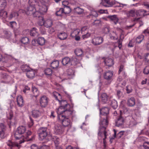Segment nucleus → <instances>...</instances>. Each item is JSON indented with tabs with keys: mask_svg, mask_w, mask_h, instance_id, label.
Segmentation results:
<instances>
[{
	"mask_svg": "<svg viewBox=\"0 0 149 149\" xmlns=\"http://www.w3.org/2000/svg\"><path fill=\"white\" fill-rule=\"evenodd\" d=\"M123 122H116V125L118 127H121L123 125Z\"/></svg>",
	"mask_w": 149,
	"mask_h": 149,
	"instance_id": "nucleus-63",
	"label": "nucleus"
},
{
	"mask_svg": "<svg viewBox=\"0 0 149 149\" xmlns=\"http://www.w3.org/2000/svg\"><path fill=\"white\" fill-rule=\"evenodd\" d=\"M60 106L58 109L57 112L61 111L62 109L64 110L67 108L66 107L69 106L68 108H69L70 106L69 104H68L67 102L65 100H61L60 102Z\"/></svg>",
	"mask_w": 149,
	"mask_h": 149,
	"instance_id": "nucleus-11",
	"label": "nucleus"
},
{
	"mask_svg": "<svg viewBox=\"0 0 149 149\" xmlns=\"http://www.w3.org/2000/svg\"><path fill=\"white\" fill-rule=\"evenodd\" d=\"M26 14L28 15H32V14L36 10L35 6L29 5L26 8Z\"/></svg>",
	"mask_w": 149,
	"mask_h": 149,
	"instance_id": "nucleus-13",
	"label": "nucleus"
},
{
	"mask_svg": "<svg viewBox=\"0 0 149 149\" xmlns=\"http://www.w3.org/2000/svg\"><path fill=\"white\" fill-rule=\"evenodd\" d=\"M100 114H109V109L107 107H103L100 109Z\"/></svg>",
	"mask_w": 149,
	"mask_h": 149,
	"instance_id": "nucleus-29",
	"label": "nucleus"
},
{
	"mask_svg": "<svg viewBox=\"0 0 149 149\" xmlns=\"http://www.w3.org/2000/svg\"><path fill=\"white\" fill-rule=\"evenodd\" d=\"M67 72L68 75L69 76L73 75L74 73V70L70 68L67 70Z\"/></svg>",
	"mask_w": 149,
	"mask_h": 149,
	"instance_id": "nucleus-55",
	"label": "nucleus"
},
{
	"mask_svg": "<svg viewBox=\"0 0 149 149\" xmlns=\"http://www.w3.org/2000/svg\"><path fill=\"white\" fill-rule=\"evenodd\" d=\"M63 11L64 14H68L70 13L71 9L69 6H65L63 8Z\"/></svg>",
	"mask_w": 149,
	"mask_h": 149,
	"instance_id": "nucleus-39",
	"label": "nucleus"
},
{
	"mask_svg": "<svg viewBox=\"0 0 149 149\" xmlns=\"http://www.w3.org/2000/svg\"><path fill=\"white\" fill-rule=\"evenodd\" d=\"M41 18H42L41 23L39 22V25L42 26L44 25L47 28L51 27L52 26L53 23V21L52 19H48L45 21L43 17H41Z\"/></svg>",
	"mask_w": 149,
	"mask_h": 149,
	"instance_id": "nucleus-6",
	"label": "nucleus"
},
{
	"mask_svg": "<svg viewBox=\"0 0 149 149\" xmlns=\"http://www.w3.org/2000/svg\"><path fill=\"white\" fill-rule=\"evenodd\" d=\"M68 109H69L68 108H66L65 109L63 110V111L57 112L59 114V118H63L62 119L60 120L64 121L65 119L66 118L67 119H68V116L72 114V112Z\"/></svg>",
	"mask_w": 149,
	"mask_h": 149,
	"instance_id": "nucleus-2",
	"label": "nucleus"
},
{
	"mask_svg": "<svg viewBox=\"0 0 149 149\" xmlns=\"http://www.w3.org/2000/svg\"><path fill=\"white\" fill-rule=\"evenodd\" d=\"M75 54L77 56H80L83 54V51L81 49H76L74 51Z\"/></svg>",
	"mask_w": 149,
	"mask_h": 149,
	"instance_id": "nucleus-42",
	"label": "nucleus"
},
{
	"mask_svg": "<svg viewBox=\"0 0 149 149\" xmlns=\"http://www.w3.org/2000/svg\"><path fill=\"white\" fill-rule=\"evenodd\" d=\"M40 30L42 34H45L46 33V31L44 27H41L40 28Z\"/></svg>",
	"mask_w": 149,
	"mask_h": 149,
	"instance_id": "nucleus-62",
	"label": "nucleus"
},
{
	"mask_svg": "<svg viewBox=\"0 0 149 149\" xmlns=\"http://www.w3.org/2000/svg\"><path fill=\"white\" fill-rule=\"evenodd\" d=\"M104 1L105 3L107 4V5H105L104 4V3H102L103 6L106 7H111L115 4V2L114 1H111L110 0H103V1Z\"/></svg>",
	"mask_w": 149,
	"mask_h": 149,
	"instance_id": "nucleus-30",
	"label": "nucleus"
},
{
	"mask_svg": "<svg viewBox=\"0 0 149 149\" xmlns=\"http://www.w3.org/2000/svg\"><path fill=\"white\" fill-rule=\"evenodd\" d=\"M3 33L5 36L8 38L10 37L11 36V33L9 31L5 30L3 31Z\"/></svg>",
	"mask_w": 149,
	"mask_h": 149,
	"instance_id": "nucleus-57",
	"label": "nucleus"
},
{
	"mask_svg": "<svg viewBox=\"0 0 149 149\" xmlns=\"http://www.w3.org/2000/svg\"><path fill=\"white\" fill-rule=\"evenodd\" d=\"M21 69L23 72H27L30 69L29 66L26 65H22Z\"/></svg>",
	"mask_w": 149,
	"mask_h": 149,
	"instance_id": "nucleus-40",
	"label": "nucleus"
},
{
	"mask_svg": "<svg viewBox=\"0 0 149 149\" xmlns=\"http://www.w3.org/2000/svg\"><path fill=\"white\" fill-rule=\"evenodd\" d=\"M40 112L37 110H34L32 112V116L35 118H37L39 116Z\"/></svg>",
	"mask_w": 149,
	"mask_h": 149,
	"instance_id": "nucleus-41",
	"label": "nucleus"
},
{
	"mask_svg": "<svg viewBox=\"0 0 149 149\" xmlns=\"http://www.w3.org/2000/svg\"><path fill=\"white\" fill-rule=\"evenodd\" d=\"M0 17L2 19L6 18L7 17V13L3 10H0Z\"/></svg>",
	"mask_w": 149,
	"mask_h": 149,
	"instance_id": "nucleus-38",
	"label": "nucleus"
},
{
	"mask_svg": "<svg viewBox=\"0 0 149 149\" xmlns=\"http://www.w3.org/2000/svg\"><path fill=\"white\" fill-rule=\"evenodd\" d=\"M6 127L3 123L0 124V137L2 139L6 136Z\"/></svg>",
	"mask_w": 149,
	"mask_h": 149,
	"instance_id": "nucleus-8",
	"label": "nucleus"
},
{
	"mask_svg": "<svg viewBox=\"0 0 149 149\" xmlns=\"http://www.w3.org/2000/svg\"><path fill=\"white\" fill-rule=\"evenodd\" d=\"M101 120L103 121H108L109 120V114H100Z\"/></svg>",
	"mask_w": 149,
	"mask_h": 149,
	"instance_id": "nucleus-34",
	"label": "nucleus"
},
{
	"mask_svg": "<svg viewBox=\"0 0 149 149\" xmlns=\"http://www.w3.org/2000/svg\"><path fill=\"white\" fill-rule=\"evenodd\" d=\"M57 37L61 40H64L67 37L68 35L65 32L57 34Z\"/></svg>",
	"mask_w": 149,
	"mask_h": 149,
	"instance_id": "nucleus-25",
	"label": "nucleus"
},
{
	"mask_svg": "<svg viewBox=\"0 0 149 149\" xmlns=\"http://www.w3.org/2000/svg\"><path fill=\"white\" fill-rule=\"evenodd\" d=\"M41 13L38 10L37 11L36 10L35 12H34L33 14H32V15H33V17H40V16L41 15Z\"/></svg>",
	"mask_w": 149,
	"mask_h": 149,
	"instance_id": "nucleus-48",
	"label": "nucleus"
},
{
	"mask_svg": "<svg viewBox=\"0 0 149 149\" xmlns=\"http://www.w3.org/2000/svg\"><path fill=\"white\" fill-rule=\"evenodd\" d=\"M107 17L111 21H113L115 24H116L119 20V19L116 15L109 16Z\"/></svg>",
	"mask_w": 149,
	"mask_h": 149,
	"instance_id": "nucleus-21",
	"label": "nucleus"
},
{
	"mask_svg": "<svg viewBox=\"0 0 149 149\" xmlns=\"http://www.w3.org/2000/svg\"><path fill=\"white\" fill-rule=\"evenodd\" d=\"M26 130V128L25 126H19L17 128L15 135V138L17 139H19L20 137L18 136V135H21L24 134Z\"/></svg>",
	"mask_w": 149,
	"mask_h": 149,
	"instance_id": "nucleus-7",
	"label": "nucleus"
},
{
	"mask_svg": "<svg viewBox=\"0 0 149 149\" xmlns=\"http://www.w3.org/2000/svg\"><path fill=\"white\" fill-rule=\"evenodd\" d=\"M109 122H100V127L99 129L98 135L99 136L104 137L103 139V143L105 145L106 143L105 139L107 138V132L105 130Z\"/></svg>",
	"mask_w": 149,
	"mask_h": 149,
	"instance_id": "nucleus-1",
	"label": "nucleus"
},
{
	"mask_svg": "<svg viewBox=\"0 0 149 149\" xmlns=\"http://www.w3.org/2000/svg\"><path fill=\"white\" fill-rule=\"evenodd\" d=\"M6 143L8 146L9 149H14L15 148H19L21 146H20L17 143L13 142L10 140L6 142Z\"/></svg>",
	"mask_w": 149,
	"mask_h": 149,
	"instance_id": "nucleus-10",
	"label": "nucleus"
},
{
	"mask_svg": "<svg viewBox=\"0 0 149 149\" xmlns=\"http://www.w3.org/2000/svg\"><path fill=\"white\" fill-rule=\"evenodd\" d=\"M113 72L112 71H108L105 72L103 74L104 78L107 81L105 82V85L109 84L112 80Z\"/></svg>",
	"mask_w": 149,
	"mask_h": 149,
	"instance_id": "nucleus-3",
	"label": "nucleus"
},
{
	"mask_svg": "<svg viewBox=\"0 0 149 149\" xmlns=\"http://www.w3.org/2000/svg\"><path fill=\"white\" fill-rule=\"evenodd\" d=\"M100 97L101 101L104 103H106L108 100L109 97L106 93H103L101 94Z\"/></svg>",
	"mask_w": 149,
	"mask_h": 149,
	"instance_id": "nucleus-17",
	"label": "nucleus"
},
{
	"mask_svg": "<svg viewBox=\"0 0 149 149\" xmlns=\"http://www.w3.org/2000/svg\"><path fill=\"white\" fill-rule=\"evenodd\" d=\"M126 90L127 93H129L132 91V89L130 86H128L126 87Z\"/></svg>",
	"mask_w": 149,
	"mask_h": 149,
	"instance_id": "nucleus-60",
	"label": "nucleus"
},
{
	"mask_svg": "<svg viewBox=\"0 0 149 149\" xmlns=\"http://www.w3.org/2000/svg\"><path fill=\"white\" fill-rule=\"evenodd\" d=\"M101 24V21L100 20H95L92 23L93 25L97 26Z\"/></svg>",
	"mask_w": 149,
	"mask_h": 149,
	"instance_id": "nucleus-53",
	"label": "nucleus"
},
{
	"mask_svg": "<svg viewBox=\"0 0 149 149\" xmlns=\"http://www.w3.org/2000/svg\"><path fill=\"white\" fill-rule=\"evenodd\" d=\"M56 16H60L64 14L63 13V8H60L58 11L56 12Z\"/></svg>",
	"mask_w": 149,
	"mask_h": 149,
	"instance_id": "nucleus-47",
	"label": "nucleus"
},
{
	"mask_svg": "<svg viewBox=\"0 0 149 149\" xmlns=\"http://www.w3.org/2000/svg\"><path fill=\"white\" fill-rule=\"evenodd\" d=\"M103 41L102 37H98L93 38L92 40V43L94 45H99L102 43Z\"/></svg>",
	"mask_w": 149,
	"mask_h": 149,
	"instance_id": "nucleus-12",
	"label": "nucleus"
},
{
	"mask_svg": "<svg viewBox=\"0 0 149 149\" xmlns=\"http://www.w3.org/2000/svg\"><path fill=\"white\" fill-rule=\"evenodd\" d=\"M143 72L145 74L148 75L149 74V65L145 67L143 69Z\"/></svg>",
	"mask_w": 149,
	"mask_h": 149,
	"instance_id": "nucleus-54",
	"label": "nucleus"
},
{
	"mask_svg": "<svg viewBox=\"0 0 149 149\" xmlns=\"http://www.w3.org/2000/svg\"><path fill=\"white\" fill-rule=\"evenodd\" d=\"M104 62L106 65L109 67L112 66L114 63L113 59L109 58H106L105 59Z\"/></svg>",
	"mask_w": 149,
	"mask_h": 149,
	"instance_id": "nucleus-18",
	"label": "nucleus"
},
{
	"mask_svg": "<svg viewBox=\"0 0 149 149\" xmlns=\"http://www.w3.org/2000/svg\"><path fill=\"white\" fill-rule=\"evenodd\" d=\"M147 12L143 9L139 10H136V14L137 16H140L142 17L145 15L149 14L148 13H147Z\"/></svg>",
	"mask_w": 149,
	"mask_h": 149,
	"instance_id": "nucleus-16",
	"label": "nucleus"
},
{
	"mask_svg": "<svg viewBox=\"0 0 149 149\" xmlns=\"http://www.w3.org/2000/svg\"><path fill=\"white\" fill-rule=\"evenodd\" d=\"M31 36H37L38 35L37 29L36 28L33 27L32 29L30 32Z\"/></svg>",
	"mask_w": 149,
	"mask_h": 149,
	"instance_id": "nucleus-26",
	"label": "nucleus"
},
{
	"mask_svg": "<svg viewBox=\"0 0 149 149\" xmlns=\"http://www.w3.org/2000/svg\"><path fill=\"white\" fill-rule=\"evenodd\" d=\"M70 58L68 57H64L62 59V63L64 66L70 65Z\"/></svg>",
	"mask_w": 149,
	"mask_h": 149,
	"instance_id": "nucleus-19",
	"label": "nucleus"
},
{
	"mask_svg": "<svg viewBox=\"0 0 149 149\" xmlns=\"http://www.w3.org/2000/svg\"><path fill=\"white\" fill-rule=\"evenodd\" d=\"M21 42L22 43L24 44H26L28 43L29 42V38L26 37H23L21 40Z\"/></svg>",
	"mask_w": 149,
	"mask_h": 149,
	"instance_id": "nucleus-51",
	"label": "nucleus"
},
{
	"mask_svg": "<svg viewBox=\"0 0 149 149\" xmlns=\"http://www.w3.org/2000/svg\"><path fill=\"white\" fill-rule=\"evenodd\" d=\"M61 124H62L64 127H68V126H70V122H60Z\"/></svg>",
	"mask_w": 149,
	"mask_h": 149,
	"instance_id": "nucleus-59",
	"label": "nucleus"
},
{
	"mask_svg": "<svg viewBox=\"0 0 149 149\" xmlns=\"http://www.w3.org/2000/svg\"><path fill=\"white\" fill-rule=\"evenodd\" d=\"M113 115L116 116V118L118 121H124L126 117L123 116L124 114L121 110H117L115 111L113 113Z\"/></svg>",
	"mask_w": 149,
	"mask_h": 149,
	"instance_id": "nucleus-4",
	"label": "nucleus"
},
{
	"mask_svg": "<svg viewBox=\"0 0 149 149\" xmlns=\"http://www.w3.org/2000/svg\"><path fill=\"white\" fill-rule=\"evenodd\" d=\"M76 31H74L72 32L70 34V36L72 38L75 37V39L77 41H79L80 39L79 36H77L76 34Z\"/></svg>",
	"mask_w": 149,
	"mask_h": 149,
	"instance_id": "nucleus-45",
	"label": "nucleus"
},
{
	"mask_svg": "<svg viewBox=\"0 0 149 149\" xmlns=\"http://www.w3.org/2000/svg\"><path fill=\"white\" fill-rule=\"evenodd\" d=\"M117 95L118 98H120L123 96V93L121 91L118 90L117 91Z\"/></svg>",
	"mask_w": 149,
	"mask_h": 149,
	"instance_id": "nucleus-61",
	"label": "nucleus"
},
{
	"mask_svg": "<svg viewBox=\"0 0 149 149\" xmlns=\"http://www.w3.org/2000/svg\"><path fill=\"white\" fill-rule=\"evenodd\" d=\"M59 63L58 61H54L51 63V66L53 69H56L58 66Z\"/></svg>",
	"mask_w": 149,
	"mask_h": 149,
	"instance_id": "nucleus-32",
	"label": "nucleus"
},
{
	"mask_svg": "<svg viewBox=\"0 0 149 149\" xmlns=\"http://www.w3.org/2000/svg\"><path fill=\"white\" fill-rule=\"evenodd\" d=\"M53 95L56 99L59 102H60L61 101V100H60V99H61L62 97L60 94L56 92H53Z\"/></svg>",
	"mask_w": 149,
	"mask_h": 149,
	"instance_id": "nucleus-33",
	"label": "nucleus"
},
{
	"mask_svg": "<svg viewBox=\"0 0 149 149\" xmlns=\"http://www.w3.org/2000/svg\"><path fill=\"white\" fill-rule=\"evenodd\" d=\"M44 72L45 74L47 75L51 76L52 73V70L50 68H47L46 69Z\"/></svg>",
	"mask_w": 149,
	"mask_h": 149,
	"instance_id": "nucleus-44",
	"label": "nucleus"
},
{
	"mask_svg": "<svg viewBox=\"0 0 149 149\" xmlns=\"http://www.w3.org/2000/svg\"><path fill=\"white\" fill-rule=\"evenodd\" d=\"M38 43L40 45H42L45 43V40L44 38L42 37L39 38L36 40Z\"/></svg>",
	"mask_w": 149,
	"mask_h": 149,
	"instance_id": "nucleus-37",
	"label": "nucleus"
},
{
	"mask_svg": "<svg viewBox=\"0 0 149 149\" xmlns=\"http://www.w3.org/2000/svg\"><path fill=\"white\" fill-rule=\"evenodd\" d=\"M98 16V14L96 11L93 10L91 11L90 13L86 17V19L89 20H92L96 17Z\"/></svg>",
	"mask_w": 149,
	"mask_h": 149,
	"instance_id": "nucleus-14",
	"label": "nucleus"
},
{
	"mask_svg": "<svg viewBox=\"0 0 149 149\" xmlns=\"http://www.w3.org/2000/svg\"><path fill=\"white\" fill-rule=\"evenodd\" d=\"M31 132L29 130L26 133V136L25 137V140L27 141H31L32 140V139H29V136L31 135Z\"/></svg>",
	"mask_w": 149,
	"mask_h": 149,
	"instance_id": "nucleus-56",
	"label": "nucleus"
},
{
	"mask_svg": "<svg viewBox=\"0 0 149 149\" xmlns=\"http://www.w3.org/2000/svg\"><path fill=\"white\" fill-rule=\"evenodd\" d=\"M18 16V14L17 13L15 12H12L11 13L9 18L10 19H11L13 17H17Z\"/></svg>",
	"mask_w": 149,
	"mask_h": 149,
	"instance_id": "nucleus-52",
	"label": "nucleus"
},
{
	"mask_svg": "<svg viewBox=\"0 0 149 149\" xmlns=\"http://www.w3.org/2000/svg\"><path fill=\"white\" fill-rule=\"evenodd\" d=\"M32 91L34 95L33 96L36 97L39 95V92L37 88L35 86H33L32 87Z\"/></svg>",
	"mask_w": 149,
	"mask_h": 149,
	"instance_id": "nucleus-35",
	"label": "nucleus"
},
{
	"mask_svg": "<svg viewBox=\"0 0 149 149\" xmlns=\"http://www.w3.org/2000/svg\"><path fill=\"white\" fill-rule=\"evenodd\" d=\"M6 5L5 0H0V10H3Z\"/></svg>",
	"mask_w": 149,
	"mask_h": 149,
	"instance_id": "nucleus-31",
	"label": "nucleus"
},
{
	"mask_svg": "<svg viewBox=\"0 0 149 149\" xmlns=\"http://www.w3.org/2000/svg\"><path fill=\"white\" fill-rule=\"evenodd\" d=\"M27 77L30 79H31L34 77L35 75V71L32 70H29L26 73Z\"/></svg>",
	"mask_w": 149,
	"mask_h": 149,
	"instance_id": "nucleus-20",
	"label": "nucleus"
},
{
	"mask_svg": "<svg viewBox=\"0 0 149 149\" xmlns=\"http://www.w3.org/2000/svg\"><path fill=\"white\" fill-rule=\"evenodd\" d=\"M144 36L141 35L138 36L136 38V42L138 43H140L144 39Z\"/></svg>",
	"mask_w": 149,
	"mask_h": 149,
	"instance_id": "nucleus-43",
	"label": "nucleus"
},
{
	"mask_svg": "<svg viewBox=\"0 0 149 149\" xmlns=\"http://www.w3.org/2000/svg\"><path fill=\"white\" fill-rule=\"evenodd\" d=\"M111 105L114 109H116L118 106L117 102L115 100H113L112 101Z\"/></svg>",
	"mask_w": 149,
	"mask_h": 149,
	"instance_id": "nucleus-49",
	"label": "nucleus"
},
{
	"mask_svg": "<svg viewBox=\"0 0 149 149\" xmlns=\"http://www.w3.org/2000/svg\"><path fill=\"white\" fill-rule=\"evenodd\" d=\"M10 26L13 29H17V24L16 22L13 21L10 22Z\"/></svg>",
	"mask_w": 149,
	"mask_h": 149,
	"instance_id": "nucleus-50",
	"label": "nucleus"
},
{
	"mask_svg": "<svg viewBox=\"0 0 149 149\" xmlns=\"http://www.w3.org/2000/svg\"><path fill=\"white\" fill-rule=\"evenodd\" d=\"M74 13L79 15L84 13V10L79 7L74 8L73 10Z\"/></svg>",
	"mask_w": 149,
	"mask_h": 149,
	"instance_id": "nucleus-23",
	"label": "nucleus"
},
{
	"mask_svg": "<svg viewBox=\"0 0 149 149\" xmlns=\"http://www.w3.org/2000/svg\"><path fill=\"white\" fill-rule=\"evenodd\" d=\"M37 8L39 9V10L40 12L41 13H45L47 10V7L45 6H41L39 5V7L37 6Z\"/></svg>",
	"mask_w": 149,
	"mask_h": 149,
	"instance_id": "nucleus-36",
	"label": "nucleus"
},
{
	"mask_svg": "<svg viewBox=\"0 0 149 149\" xmlns=\"http://www.w3.org/2000/svg\"><path fill=\"white\" fill-rule=\"evenodd\" d=\"M29 5L34 6H36V8L39 6V3L37 0H29Z\"/></svg>",
	"mask_w": 149,
	"mask_h": 149,
	"instance_id": "nucleus-24",
	"label": "nucleus"
},
{
	"mask_svg": "<svg viewBox=\"0 0 149 149\" xmlns=\"http://www.w3.org/2000/svg\"><path fill=\"white\" fill-rule=\"evenodd\" d=\"M135 104V100L134 97H132L127 101V104L129 107H133Z\"/></svg>",
	"mask_w": 149,
	"mask_h": 149,
	"instance_id": "nucleus-22",
	"label": "nucleus"
},
{
	"mask_svg": "<svg viewBox=\"0 0 149 149\" xmlns=\"http://www.w3.org/2000/svg\"><path fill=\"white\" fill-rule=\"evenodd\" d=\"M64 129L61 126L56 125L55 127L54 132L56 134H61L63 133Z\"/></svg>",
	"mask_w": 149,
	"mask_h": 149,
	"instance_id": "nucleus-15",
	"label": "nucleus"
},
{
	"mask_svg": "<svg viewBox=\"0 0 149 149\" xmlns=\"http://www.w3.org/2000/svg\"><path fill=\"white\" fill-rule=\"evenodd\" d=\"M124 131H121L117 135V137L118 138H120L123 135Z\"/></svg>",
	"mask_w": 149,
	"mask_h": 149,
	"instance_id": "nucleus-64",
	"label": "nucleus"
},
{
	"mask_svg": "<svg viewBox=\"0 0 149 149\" xmlns=\"http://www.w3.org/2000/svg\"><path fill=\"white\" fill-rule=\"evenodd\" d=\"M17 101L18 105L20 107H22L24 104V101L22 96L21 95L18 96Z\"/></svg>",
	"mask_w": 149,
	"mask_h": 149,
	"instance_id": "nucleus-27",
	"label": "nucleus"
},
{
	"mask_svg": "<svg viewBox=\"0 0 149 149\" xmlns=\"http://www.w3.org/2000/svg\"><path fill=\"white\" fill-rule=\"evenodd\" d=\"M70 65L74 66L79 63V61L75 57H72L70 58Z\"/></svg>",
	"mask_w": 149,
	"mask_h": 149,
	"instance_id": "nucleus-28",
	"label": "nucleus"
},
{
	"mask_svg": "<svg viewBox=\"0 0 149 149\" xmlns=\"http://www.w3.org/2000/svg\"><path fill=\"white\" fill-rule=\"evenodd\" d=\"M136 11L134 9L131 10L128 12L127 16L134 17L135 16Z\"/></svg>",
	"mask_w": 149,
	"mask_h": 149,
	"instance_id": "nucleus-46",
	"label": "nucleus"
},
{
	"mask_svg": "<svg viewBox=\"0 0 149 149\" xmlns=\"http://www.w3.org/2000/svg\"><path fill=\"white\" fill-rule=\"evenodd\" d=\"M47 128L46 127H42L39 129L38 133L40 140L43 139L47 136Z\"/></svg>",
	"mask_w": 149,
	"mask_h": 149,
	"instance_id": "nucleus-5",
	"label": "nucleus"
},
{
	"mask_svg": "<svg viewBox=\"0 0 149 149\" xmlns=\"http://www.w3.org/2000/svg\"><path fill=\"white\" fill-rule=\"evenodd\" d=\"M53 139L54 140V143L55 145V146H58L60 143L59 138L55 137L53 138Z\"/></svg>",
	"mask_w": 149,
	"mask_h": 149,
	"instance_id": "nucleus-58",
	"label": "nucleus"
},
{
	"mask_svg": "<svg viewBox=\"0 0 149 149\" xmlns=\"http://www.w3.org/2000/svg\"><path fill=\"white\" fill-rule=\"evenodd\" d=\"M39 102L40 106L42 107H45L48 104V98L45 96H43L40 98Z\"/></svg>",
	"mask_w": 149,
	"mask_h": 149,
	"instance_id": "nucleus-9",
	"label": "nucleus"
}]
</instances>
